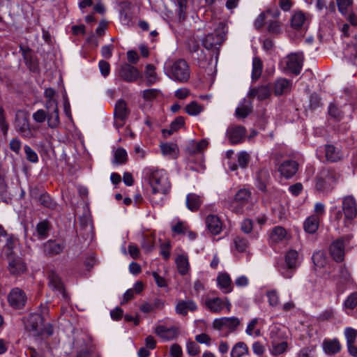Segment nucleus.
Segmentation results:
<instances>
[{
	"label": "nucleus",
	"mask_w": 357,
	"mask_h": 357,
	"mask_svg": "<svg viewBox=\"0 0 357 357\" xmlns=\"http://www.w3.org/2000/svg\"><path fill=\"white\" fill-rule=\"evenodd\" d=\"M197 309V304L192 300L179 301L175 307L176 312L182 316H185L188 311L195 312Z\"/></svg>",
	"instance_id": "27"
},
{
	"label": "nucleus",
	"mask_w": 357,
	"mask_h": 357,
	"mask_svg": "<svg viewBox=\"0 0 357 357\" xmlns=\"http://www.w3.org/2000/svg\"><path fill=\"white\" fill-rule=\"evenodd\" d=\"M340 178L339 172L331 168L321 169L317 176L316 190L324 194L332 192Z\"/></svg>",
	"instance_id": "2"
},
{
	"label": "nucleus",
	"mask_w": 357,
	"mask_h": 357,
	"mask_svg": "<svg viewBox=\"0 0 357 357\" xmlns=\"http://www.w3.org/2000/svg\"><path fill=\"white\" fill-rule=\"evenodd\" d=\"M160 93V91L155 89H146L142 92V97L146 101H152Z\"/></svg>",
	"instance_id": "55"
},
{
	"label": "nucleus",
	"mask_w": 357,
	"mask_h": 357,
	"mask_svg": "<svg viewBox=\"0 0 357 357\" xmlns=\"http://www.w3.org/2000/svg\"><path fill=\"white\" fill-rule=\"evenodd\" d=\"M271 92L270 86H260L251 89L248 93L250 98H257L259 100H264L269 97Z\"/></svg>",
	"instance_id": "31"
},
{
	"label": "nucleus",
	"mask_w": 357,
	"mask_h": 357,
	"mask_svg": "<svg viewBox=\"0 0 357 357\" xmlns=\"http://www.w3.org/2000/svg\"><path fill=\"white\" fill-rule=\"evenodd\" d=\"M308 25V20L305 15L301 11L294 13L291 18V26L295 29H304Z\"/></svg>",
	"instance_id": "26"
},
{
	"label": "nucleus",
	"mask_w": 357,
	"mask_h": 357,
	"mask_svg": "<svg viewBox=\"0 0 357 357\" xmlns=\"http://www.w3.org/2000/svg\"><path fill=\"white\" fill-rule=\"evenodd\" d=\"M338 10L342 14L349 13V8L352 5L353 0H336Z\"/></svg>",
	"instance_id": "49"
},
{
	"label": "nucleus",
	"mask_w": 357,
	"mask_h": 357,
	"mask_svg": "<svg viewBox=\"0 0 357 357\" xmlns=\"http://www.w3.org/2000/svg\"><path fill=\"white\" fill-rule=\"evenodd\" d=\"M271 91L277 96L287 94L291 87V82L287 78L280 77L270 84Z\"/></svg>",
	"instance_id": "15"
},
{
	"label": "nucleus",
	"mask_w": 357,
	"mask_h": 357,
	"mask_svg": "<svg viewBox=\"0 0 357 357\" xmlns=\"http://www.w3.org/2000/svg\"><path fill=\"white\" fill-rule=\"evenodd\" d=\"M321 100L319 96L317 93H312L310 98V107L312 109H317L321 107Z\"/></svg>",
	"instance_id": "60"
},
{
	"label": "nucleus",
	"mask_w": 357,
	"mask_h": 357,
	"mask_svg": "<svg viewBox=\"0 0 357 357\" xmlns=\"http://www.w3.org/2000/svg\"><path fill=\"white\" fill-rule=\"evenodd\" d=\"M251 112V103L240 105L236 109V114L239 118H245Z\"/></svg>",
	"instance_id": "48"
},
{
	"label": "nucleus",
	"mask_w": 357,
	"mask_h": 357,
	"mask_svg": "<svg viewBox=\"0 0 357 357\" xmlns=\"http://www.w3.org/2000/svg\"><path fill=\"white\" fill-rule=\"evenodd\" d=\"M139 70L128 63H122L118 70V76L125 82L132 83L139 77Z\"/></svg>",
	"instance_id": "13"
},
{
	"label": "nucleus",
	"mask_w": 357,
	"mask_h": 357,
	"mask_svg": "<svg viewBox=\"0 0 357 357\" xmlns=\"http://www.w3.org/2000/svg\"><path fill=\"white\" fill-rule=\"evenodd\" d=\"M20 50L25 63L29 66L30 70H35L36 66L33 59V56L31 54V50L27 46L20 45Z\"/></svg>",
	"instance_id": "35"
},
{
	"label": "nucleus",
	"mask_w": 357,
	"mask_h": 357,
	"mask_svg": "<svg viewBox=\"0 0 357 357\" xmlns=\"http://www.w3.org/2000/svg\"><path fill=\"white\" fill-rule=\"evenodd\" d=\"M234 243L236 249L240 252H245L248 246V241L241 237H236L234 240Z\"/></svg>",
	"instance_id": "53"
},
{
	"label": "nucleus",
	"mask_w": 357,
	"mask_h": 357,
	"mask_svg": "<svg viewBox=\"0 0 357 357\" xmlns=\"http://www.w3.org/2000/svg\"><path fill=\"white\" fill-rule=\"evenodd\" d=\"M167 75L174 81L185 83L190 77V69L188 63L184 59L175 61L166 69Z\"/></svg>",
	"instance_id": "3"
},
{
	"label": "nucleus",
	"mask_w": 357,
	"mask_h": 357,
	"mask_svg": "<svg viewBox=\"0 0 357 357\" xmlns=\"http://www.w3.org/2000/svg\"><path fill=\"white\" fill-rule=\"evenodd\" d=\"M268 303L272 307H275L279 304L278 293L275 290H270L266 292Z\"/></svg>",
	"instance_id": "56"
},
{
	"label": "nucleus",
	"mask_w": 357,
	"mask_h": 357,
	"mask_svg": "<svg viewBox=\"0 0 357 357\" xmlns=\"http://www.w3.org/2000/svg\"><path fill=\"white\" fill-rule=\"evenodd\" d=\"M258 322V319L257 318L253 319L248 325L246 328V333L248 335L253 337H259L261 335V331L259 329L256 328V325Z\"/></svg>",
	"instance_id": "46"
},
{
	"label": "nucleus",
	"mask_w": 357,
	"mask_h": 357,
	"mask_svg": "<svg viewBox=\"0 0 357 357\" xmlns=\"http://www.w3.org/2000/svg\"><path fill=\"white\" fill-rule=\"evenodd\" d=\"M283 335L280 330L273 328L270 332L271 348L270 353L273 356H279L285 353L288 349V344L282 340Z\"/></svg>",
	"instance_id": "5"
},
{
	"label": "nucleus",
	"mask_w": 357,
	"mask_h": 357,
	"mask_svg": "<svg viewBox=\"0 0 357 357\" xmlns=\"http://www.w3.org/2000/svg\"><path fill=\"white\" fill-rule=\"evenodd\" d=\"M239 324L240 321L236 317H221L213 320V328L218 331H220L224 328L234 331Z\"/></svg>",
	"instance_id": "16"
},
{
	"label": "nucleus",
	"mask_w": 357,
	"mask_h": 357,
	"mask_svg": "<svg viewBox=\"0 0 357 357\" xmlns=\"http://www.w3.org/2000/svg\"><path fill=\"white\" fill-rule=\"evenodd\" d=\"M155 67L151 64L146 66L145 76L146 78V84L149 86L152 85L158 81V77L155 72Z\"/></svg>",
	"instance_id": "42"
},
{
	"label": "nucleus",
	"mask_w": 357,
	"mask_h": 357,
	"mask_svg": "<svg viewBox=\"0 0 357 357\" xmlns=\"http://www.w3.org/2000/svg\"><path fill=\"white\" fill-rule=\"evenodd\" d=\"M39 202L41 205L46 208H54L55 206V204L50 197L49 195L44 193L42 194L39 198Z\"/></svg>",
	"instance_id": "57"
},
{
	"label": "nucleus",
	"mask_w": 357,
	"mask_h": 357,
	"mask_svg": "<svg viewBox=\"0 0 357 357\" xmlns=\"http://www.w3.org/2000/svg\"><path fill=\"white\" fill-rule=\"evenodd\" d=\"M344 335L347 344H354L357 337V330L350 327L346 328Z\"/></svg>",
	"instance_id": "52"
},
{
	"label": "nucleus",
	"mask_w": 357,
	"mask_h": 357,
	"mask_svg": "<svg viewBox=\"0 0 357 357\" xmlns=\"http://www.w3.org/2000/svg\"><path fill=\"white\" fill-rule=\"evenodd\" d=\"M280 15L278 11H273L267 10L265 12L261 13L255 21V26L256 29H261L265 23H267L269 18H276Z\"/></svg>",
	"instance_id": "28"
},
{
	"label": "nucleus",
	"mask_w": 357,
	"mask_h": 357,
	"mask_svg": "<svg viewBox=\"0 0 357 357\" xmlns=\"http://www.w3.org/2000/svg\"><path fill=\"white\" fill-rule=\"evenodd\" d=\"M127 152L122 148L117 149L114 153V162L115 164H123L127 160Z\"/></svg>",
	"instance_id": "45"
},
{
	"label": "nucleus",
	"mask_w": 357,
	"mask_h": 357,
	"mask_svg": "<svg viewBox=\"0 0 357 357\" xmlns=\"http://www.w3.org/2000/svg\"><path fill=\"white\" fill-rule=\"evenodd\" d=\"M287 235L286 230L281 227H275L273 229L270 238L274 243H278L282 241Z\"/></svg>",
	"instance_id": "38"
},
{
	"label": "nucleus",
	"mask_w": 357,
	"mask_h": 357,
	"mask_svg": "<svg viewBox=\"0 0 357 357\" xmlns=\"http://www.w3.org/2000/svg\"><path fill=\"white\" fill-rule=\"evenodd\" d=\"M15 246V241L13 236H8L6 238V243L4 246L6 249V255L8 257H11L13 255V250Z\"/></svg>",
	"instance_id": "59"
},
{
	"label": "nucleus",
	"mask_w": 357,
	"mask_h": 357,
	"mask_svg": "<svg viewBox=\"0 0 357 357\" xmlns=\"http://www.w3.org/2000/svg\"><path fill=\"white\" fill-rule=\"evenodd\" d=\"M187 351L189 355L194 356L199 353L200 349L197 343L193 341H188L187 343Z\"/></svg>",
	"instance_id": "62"
},
{
	"label": "nucleus",
	"mask_w": 357,
	"mask_h": 357,
	"mask_svg": "<svg viewBox=\"0 0 357 357\" xmlns=\"http://www.w3.org/2000/svg\"><path fill=\"white\" fill-rule=\"evenodd\" d=\"M280 66L284 70L298 75L303 66V56L298 53H291L281 60Z\"/></svg>",
	"instance_id": "7"
},
{
	"label": "nucleus",
	"mask_w": 357,
	"mask_h": 357,
	"mask_svg": "<svg viewBox=\"0 0 357 357\" xmlns=\"http://www.w3.org/2000/svg\"><path fill=\"white\" fill-rule=\"evenodd\" d=\"M325 151L326 160L330 162H337L343 158L342 152L334 145H326L325 146Z\"/></svg>",
	"instance_id": "32"
},
{
	"label": "nucleus",
	"mask_w": 357,
	"mask_h": 357,
	"mask_svg": "<svg viewBox=\"0 0 357 357\" xmlns=\"http://www.w3.org/2000/svg\"><path fill=\"white\" fill-rule=\"evenodd\" d=\"M47 114L45 110L40 109L33 114V119L37 123H43L47 119Z\"/></svg>",
	"instance_id": "64"
},
{
	"label": "nucleus",
	"mask_w": 357,
	"mask_h": 357,
	"mask_svg": "<svg viewBox=\"0 0 357 357\" xmlns=\"http://www.w3.org/2000/svg\"><path fill=\"white\" fill-rule=\"evenodd\" d=\"M7 301L12 309L21 310L27 302V296L23 289L19 287H14L8 292Z\"/></svg>",
	"instance_id": "6"
},
{
	"label": "nucleus",
	"mask_w": 357,
	"mask_h": 357,
	"mask_svg": "<svg viewBox=\"0 0 357 357\" xmlns=\"http://www.w3.org/2000/svg\"><path fill=\"white\" fill-rule=\"evenodd\" d=\"M342 211L347 221H351L357 217V201L354 196L347 195L342 197Z\"/></svg>",
	"instance_id": "11"
},
{
	"label": "nucleus",
	"mask_w": 357,
	"mask_h": 357,
	"mask_svg": "<svg viewBox=\"0 0 357 357\" xmlns=\"http://www.w3.org/2000/svg\"><path fill=\"white\" fill-rule=\"evenodd\" d=\"M298 162L292 160H284L278 167V171L281 176L287 179L293 177L298 171Z\"/></svg>",
	"instance_id": "18"
},
{
	"label": "nucleus",
	"mask_w": 357,
	"mask_h": 357,
	"mask_svg": "<svg viewBox=\"0 0 357 357\" xmlns=\"http://www.w3.org/2000/svg\"><path fill=\"white\" fill-rule=\"evenodd\" d=\"M48 126L51 128H56L60 124L59 109L47 112V116Z\"/></svg>",
	"instance_id": "41"
},
{
	"label": "nucleus",
	"mask_w": 357,
	"mask_h": 357,
	"mask_svg": "<svg viewBox=\"0 0 357 357\" xmlns=\"http://www.w3.org/2000/svg\"><path fill=\"white\" fill-rule=\"evenodd\" d=\"M14 126L16 131L22 137L29 139L32 137L33 135L29 126V117L25 112L19 111L16 113Z\"/></svg>",
	"instance_id": "10"
},
{
	"label": "nucleus",
	"mask_w": 357,
	"mask_h": 357,
	"mask_svg": "<svg viewBox=\"0 0 357 357\" xmlns=\"http://www.w3.org/2000/svg\"><path fill=\"white\" fill-rule=\"evenodd\" d=\"M48 287L57 294H60L63 298H67V294L65 291V288L61 278L54 271H50L47 273Z\"/></svg>",
	"instance_id": "14"
},
{
	"label": "nucleus",
	"mask_w": 357,
	"mask_h": 357,
	"mask_svg": "<svg viewBox=\"0 0 357 357\" xmlns=\"http://www.w3.org/2000/svg\"><path fill=\"white\" fill-rule=\"evenodd\" d=\"M161 151L163 155L175 158L177 155L178 147L174 143H165L160 146Z\"/></svg>",
	"instance_id": "39"
},
{
	"label": "nucleus",
	"mask_w": 357,
	"mask_h": 357,
	"mask_svg": "<svg viewBox=\"0 0 357 357\" xmlns=\"http://www.w3.org/2000/svg\"><path fill=\"white\" fill-rule=\"evenodd\" d=\"M98 67L101 75L104 77H106L109 75L110 73V66L107 61L100 60L98 63Z\"/></svg>",
	"instance_id": "61"
},
{
	"label": "nucleus",
	"mask_w": 357,
	"mask_h": 357,
	"mask_svg": "<svg viewBox=\"0 0 357 357\" xmlns=\"http://www.w3.org/2000/svg\"><path fill=\"white\" fill-rule=\"evenodd\" d=\"M330 252L336 261H342L344 256V244L343 240L338 239L334 241L330 246Z\"/></svg>",
	"instance_id": "21"
},
{
	"label": "nucleus",
	"mask_w": 357,
	"mask_h": 357,
	"mask_svg": "<svg viewBox=\"0 0 357 357\" xmlns=\"http://www.w3.org/2000/svg\"><path fill=\"white\" fill-rule=\"evenodd\" d=\"M185 203L187 208L190 211H197L202 204V200L200 196L195 193H189L186 196Z\"/></svg>",
	"instance_id": "33"
},
{
	"label": "nucleus",
	"mask_w": 357,
	"mask_h": 357,
	"mask_svg": "<svg viewBox=\"0 0 357 357\" xmlns=\"http://www.w3.org/2000/svg\"><path fill=\"white\" fill-rule=\"evenodd\" d=\"M312 261L315 266L321 268L324 267L327 262L326 255L324 252H316L312 255Z\"/></svg>",
	"instance_id": "44"
},
{
	"label": "nucleus",
	"mask_w": 357,
	"mask_h": 357,
	"mask_svg": "<svg viewBox=\"0 0 357 357\" xmlns=\"http://www.w3.org/2000/svg\"><path fill=\"white\" fill-rule=\"evenodd\" d=\"M176 267L178 273L184 275L189 270V262L188 257L184 255H180L176 258Z\"/></svg>",
	"instance_id": "36"
},
{
	"label": "nucleus",
	"mask_w": 357,
	"mask_h": 357,
	"mask_svg": "<svg viewBox=\"0 0 357 357\" xmlns=\"http://www.w3.org/2000/svg\"><path fill=\"white\" fill-rule=\"evenodd\" d=\"M8 261V271L12 275H19L24 273L26 269V264L20 257H10Z\"/></svg>",
	"instance_id": "24"
},
{
	"label": "nucleus",
	"mask_w": 357,
	"mask_h": 357,
	"mask_svg": "<svg viewBox=\"0 0 357 357\" xmlns=\"http://www.w3.org/2000/svg\"><path fill=\"white\" fill-rule=\"evenodd\" d=\"M203 305L211 312L220 313L225 307H227V311L231 310V303L226 299L225 301L221 298H206L203 302Z\"/></svg>",
	"instance_id": "12"
},
{
	"label": "nucleus",
	"mask_w": 357,
	"mask_h": 357,
	"mask_svg": "<svg viewBox=\"0 0 357 357\" xmlns=\"http://www.w3.org/2000/svg\"><path fill=\"white\" fill-rule=\"evenodd\" d=\"M263 68V64L261 61L258 57H255L252 60V78L254 80H257L259 78L261 75Z\"/></svg>",
	"instance_id": "40"
},
{
	"label": "nucleus",
	"mask_w": 357,
	"mask_h": 357,
	"mask_svg": "<svg viewBox=\"0 0 357 357\" xmlns=\"http://www.w3.org/2000/svg\"><path fill=\"white\" fill-rule=\"evenodd\" d=\"M271 180L269 172L267 169H260L255 178V185L261 192H266L267 186Z\"/></svg>",
	"instance_id": "22"
},
{
	"label": "nucleus",
	"mask_w": 357,
	"mask_h": 357,
	"mask_svg": "<svg viewBox=\"0 0 357 357\" xmlns=\"http://www.w3.org/2000/svg\"><path fill=\"white\" fill-rule=\"evenodd\" d=\"M24 149L26 158L29 162L35 163L38 161V157L36 152L29 146L25 145Z\"/></svg>",
	"instance_id": "54"
},
{
	"label": "nucleus",
	"mask_w": 357,
	"mask_h": 357,
	"mask_svg": "<svg viewBox=\"0 0 357 357\" xmlns=\"http://www.w3.org/2000/svg\"><path fill=\"white\" fill-rule=\"evenodd\" d=\"M275 18H269L268 21V31L271 33H279L281 31V24Z\"/></svg>",
	"instance_id": "50"
},
{
	"label": "nucleus",
	"mask_w": 357,
	"mask_h": 357,
	"mask_svg": "<svg viewBox=\"0 0 357 357\" xmlns=\"http://www.w3.org/2000/svg\"><path fill=\"white\" fill-rule=\"evenodd\" d=\"M252 199V192L249 189L241 188L235 194L231 200L229 208L231 211L236 213H243L245 208Z\"/></svg>",
	"instance_id": "4"
},
{
	"label": "nucleus",
	"mask_w": 357,
	"mask_h": 357,
	"mask_svg": "<svg viewBox=\"0 0 357 357\" xmlns=\"http://www.w3.org/2000/svg\"><path fill=\"white\" fill-rule=\"evenodd\" d=\"M144 174L151 188L149 192L150 202L154 207H162L172 187L167 173L164 169L146 168Z\"/></svg>",
	"instance_id": "1"
},
{
	"label": "nucleus",
	"mask_w": 357,
	"mask_h": 357,
	"mask_svg": "<svg viewBox=\"0 0 357 357\" xmlns=\"http://www.w3.org/2000/svg\"><path fill=\"white\" fill-rule=\"evenodd\" d=\"M203 107L195 101L191 102L185 107L186 112L191 116H195L201 113Z\"/></svg>",
	"instance_id": "47"
},
{
	"label": "nucleus",
	"mask_w": 357,
	"mask_h": 357,
	"mask_svg": "<svg viewBox=\"0 0 357 357\" xmlns=\"http://www.w3.org/2000/svg\"><path fill=\"white\" fill-rule=\"evenodd\" d=\"M130 113L127 102L123 99L119 100L114 107V126L116 128H122Z\"/></svg>",
	"instance_id": "9"
},
{
	"label": "nucleus",
	"mask_w": 357,
	"mask_h": 357,
	"mask_svg": "<svg viewBox=\"0 0 357 357\" xmlns=\"http://www.w3.org/2000/svg\"><path fill=\"white\" fill-rule=\"evenodd\" d=\"M248 346L243 342H237L231 349V357H242L248 353Z\"/></svg>",
	"instance_id": "37"
},
{
	"label": "nucleus",
	"mask_w": 357,
	"mask_h": 357,
	"mask_svg": "<svg viewBox=\"0 0 357 357\" xmlns=\"http://www.w3.org/2000/svg\"><path fill=\"white\" fill-rule=\"evenodd\" d=\"M298 266V253L294 250L285 255V264L280 268V272L286 278H291Z\"/></svg>",
	"instance_id": "8"
},
{
	"label": "nucleus",
	"mask_w": 357,
	"mask_h": 357,
	"mask_svg": "<svg viewBox=\"0 0 357 357\" xmlns=\"http://www.w3.org/2000/svg\"><path fill=\"white\" fill-rule=\"evenodd\" d=\"M245 135V129L241 126H231L227 130L229 141L232 144L241 143Z\"/></svg>",
	"instance_id": "19"
},
{
	"label": "nucleus",
	"mask_w": 357,
	"mask_h": 357,
	"mask_svg": "<svg viewBox=\"0 0 357 357\" xmlns=\"http://www.w3.org/2000/svg\"><path fill=\"white\" fill-rule=\"evenodd\" d=\"M49 231V225L47 221L40 222L36 225V234L39 239H44L47 237Z\"/></svg>",
	"instance_id": "43"
},
{
	"label": "nucleus",
	"mask_w": 357,
	"mask_h": 357,
	"mask_svg": "<svg viewBox=\"0 0 357 357\" xmlns=\"http://www.w3.org/2000/svg\"><path fill=\"white\" fill-rule=\"evenodd\" d=\"M225 38L226 34L223 31H217L208 34L203 40V45L206 49L210 50L221 45Z\"/></svg>",
	"instance_id": "17"
},
{
	"label": "nucleus",
	"mask_w": 357,
	"mask_h": 357,
	"mask_svg": "<svg viewBox=\"0 0 357 357\" xmlns=\"http://www.w3.org/2000/svg\"><path fill=\"white\" fill-rule=\"evenodd\" d=\"M250 161V156L249 155L245 152L242 151L240 152L238 155V165L241 168H245Z\"/></svg>",
	"instance_id": "58"
},
{
	"label": "nucleus",
	"mask_w": 357,
	"mask_h": 357,
	"mask_svg": "<svg viewBox=\"0 0 357 357\" xmlns=\"http://www.w3.org/2000/svg\"><path fill=\"white\" fill-rule=\"evenodd\" d=\"M344 305L350 310L354 309L357 306V291L350 294L344 301Z\"/></svg>",
	"instance_id": "51"
},
{
	"label": "nucleus",
	"mask_w": 357,
	"mask_h": 357,
	"mask_svg": "<svg viewBox=\"0 0 357 357\" xmlns=\"http://www.w3.org/2000/svg\"><path fill=\"white\" fill-rule=\"evenodd\" d=\"M324 352L328 355H333L341 350V345L337 339H326L322 344Z\"/></svg>",
	"instance_id": "29"
},
{
	"label": "nucleus",
	"mask_w": 357,
	"mask_h": 357,
	"mask_svg": "<svg viewBox=\"0 0 357 357\" xmlns=\"http://www.w3.org/2000/svg\"><path fill=\"white\" fill-rule=\"evenodd\" d=\"M155 333L165 341L174 340L178 335V328L176 326L169 328L163 325H158L155 327Z\"/></svg>",
	"instance_id": "20"
},
{
	"label": "nucleus",
	"mask_w": 357,
	"mask_h": 357,
	"mask_svg": "<svg viewBox=\"0 0 357 357\" xmlns=\"http://www.w3.org/2000/svg\"><path fill=\"white\" fill-rule=\"evenodd\" d=\"M319 218L318 215H310L304 222L303 227L306 232L314 234L318 229Z\"/></svg>",
	"instance_id": "34"
},
{
	"label": "nucleus",
	"mask_w": 357,
	"mask_h": 357,
	"mask_svg": "<svg viewBox=\"0 0 357 357\" xmlns=\"http://www.w3.org/2000/svg\"><path fill=\"white\" fill-rule=\"evenodd\" d=\"M206 225L208 230L213 235H218L222 231V222L215 215H208L206 218Z\"/></svg>",
	"instance_id": "25"
},
{
	"label": "nucleus",
	"mask_w": 357,
	"mask_h": 357,
	"mask_svg": "<svg viewBox=\"0 0 357 357\" xmlns=\"http://www.w3.org/2000/svg\"><path fill=\"white\" fill-rule=\"evenodd\" d=\"M217 282L220 289L224 293L227 294L232 291V282L228 273H220L217 277Z\"/></svg>",
	"instance_id": "30"
},
{
	"label": "nucleus",
	"mask_w": 357,
	"mask_h": 357,
	"mask_svg": "<svg viewBox=\"0 0 357 357\" xmlns=\"http://www.w3.org/2000/svg\"><path fill=\"white\" fill-rule=\"evenodd\" d=\"M44 252L48 256L60 254L64 249V244L57 241L49 240L43 244Z\"/></svg>",
	"instance_id": "23"
},
{
	"label": "nucleus",
	"mask_w": 357,
	"mask_h": 357,
	"mask_svg": "<svg viewBox=\"0 0 357 357\" xmlns=\"http://www.w3.org/2000/svg\"><path fill=\"white\" fill-rule=\"evenodd\" d=\"M253 353L259 356H262L266 351L265 346L260 342H255L252 345Z\"/></svg>",
	"instance_id": "63"
}]
</instances>
